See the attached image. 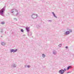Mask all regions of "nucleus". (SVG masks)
<instances>
[{
    "label": "nucleus",
    "instance_id": "7",
    "mask_svg": "<svg viewBox=\"0 0 74 74\" xmlns=\"http://www.w3.org/2000/svg\"><path fill=\"white\" fill-rule=\"evenodd\" d=\"M26 29V30L27 31V32H30V27H26L25 28Z\"/></svg>",
    "mask_w": 74,
    "mask_h": 74
},
{
    "label": "nucleus",
    "instance_id": "17",
    "mask_svg": "<svg viewBox=\"0 0 74 74\" xmlns=\"http://www.w3.org/2000/svg\"><path fill=\"white\" fill-rule=\"evenodd\" d=\"M58 46L59 47H62V44H61L59 45Z\"/></svg>",
    "mask_w": 74,
    "mask_h": 74
},
{
    "label": "nucleus",
    "instance_id": "24",
    "mask_svg": "<svg viewBox=\"0 0 74 74\" xmlns=\"http://www.w3.org/2000/svg\"><path fill=\"white\" fill-rule=\"evenodd\" d=\"M3 37V36H2V35H1V37Z\"/></svg>",
    "mask_w": 74,
    "mask_h": 74
},
{
    "label": "nucleus",
    "instance_id": "9",
    "mask_svg": "<svg viewBox=\"0 0 74 74\" xmlns=\"http://www.w3.org/2000/svg\"><path fill=\"white\" fill-rule=\"evenodd\" d=\"M32 32H28V36H32Z\"/></svg>",
    "mask_w": 74,
    "mask_h": 74
},
{
    "label": "nucleus",
    "instance_id": "23",
    "mask_svg": "<svg viewBox=\"0 0 74 74\" xmlns=\"http://www.w3.org/2000/svg\"><path fill=\"white\" fill-rule=\"evenodd\" d=\"M66 48V49H67L68 48V47L67 46H66V47H65Z\"/></svg>",
    "mask_w": 74,
    "mask_h": 74
},
{
    "label": "nucleus",
    "instance_id": "3",
    "mask_svg": "<svg viewBox=\"0 0 74 74\" xmlns=\"http://www.w3.org/2000/svg\"><path fill=\"white\" fill-rule=\"evenodd\" d=\"M67 30L69 31H67L64 33V34L65 35H69V34H70V32L71 33L72 32V30L71 29H69V30L67 29Z\"/></svg>",
    "mask_w": 74,
    "mask_h": 74
},
{
    "label": "nucleus",
    "instance_id": "21",
    "mask_svg": "<svg viewBox=\"0 0 74 74\" xmlns=\"http://www.w3.org/2000/svg\"><path fill=\"white\" fill-rule=\"evenodd\" d=\"M48 22H52V21L49 20H48Z\"/></svg>",
    "mask_w": 74,
    "mask_h": 74
},
{
    "label": "nucleus",
    "instance_id": "12",
    "mask_svg": "<svg viewBox=\"0 0 74 74\" xmlns=\"http://www.w3.org/2000/svg\"><path fill=\"white\" fill-rule=\"evenodd\" d=\"M53 55H56V52L55 50H54L53 51Z\"/></svg>",
    "mask_w": 74,
    "mask_h": 74
},
{
    "label": "nucleus",
    "instance_id": "4",
    "mask_svg": "<svg viewBox=\"0 0 74 74\" xmlns=\"http://www.w3.org/2000/svg\"><path fill=\"white\" fill-rule=\"evenodd\" d=\"M65 71H66V68H64V70L61 69V70L59 71V73L60 74H63L64 73V72H65Z\"/></svg>",
    "mask_w": 74,
    "mask_h": 74
},
{
    "label": "nucleus",
    "instance_id": "25",
    "mask_svg": "<svg viewBox=\"0 0 74 74\" xmlns=\"http://www.w3.org/2000/svg\"><path fill=\"white\" fill-rule=\"evenodd\" d=\"M5 34H6V31H5Z\"/></svg>",
    "mask_w": 74,
    "mask_h": 74
},
{
    "label": "nucleus",
    "instance_id": "26",
    "mask_svg": "<svg viewBox=\"0 0 74 74\" xmlns=\"http://www.w3.org/2000/svg\"><path fill=\"white\" fill-rule=\"evenodd\" d=\"M25 36V35H24V36Z\"/></svg>",
    "mask_w": 74,
    "mask_h": 74
},
{
    "label": "nucleus",
    "instance_id": "14",
    "mask_svg": "<svg viewBox=\"0 0 74 74\" xmlns=\"http://www.w3.org/2000/svg\"><path fill=\"white\" fill-rule=\"evenodd\" d=\"M42 57L43 58H45V54H42Z\"/></svg>",
    "mask_w": 74,
    "mask_h": 74
},
{
    "label": "nucleus",
    "instance_id": "10",
    "mask_svg": "<svg viewBox=\"0 0 74 74\" xmlns=\"http://www.w3.org/2000/svg\"><path fill=\"white\" fill-rule=\"evenodd\" d=\"M16 65L14 64H12V67H13L14 68H15V67H16Z\"/></svg>",
    "mask_w": 74,
    "mask_h": 74
},
{
    "label": "nucleus",
    "instance_id": "20",
    "mask_svg": "<svg viewBox=\"0 0 74 74\" xmlns=\"http://www.w3.org/2000/svg\"><path fill=\"white\" fill-rule=\"evenodd\" d=\"M14 20H15V21H17V18H14Z\"/></svg>",
    "mask_w": 74,
    "mask_h": 74
},
{
    "label": "nucleus",
    "instance_id": "2",
    "mask_svg": "<svg viewBox=\"0 0 74 74\" xmlns=\"http://www.w3.org/2000/svg\"><path fill=\"white\" fill-rule=\"evenodd\" d=\"M5 11V6L3 7V8L0 10V15L4 16V15L3 14Z\"/></svg>",
    "mask_w": 74,
    "mask_h": 74
},
{
    "label": "nucleus",
    "instance_id": "1",
    "mask_svg": "<svg viewBox=\"0 0 74 74\" xmlns=\"http://www.w3.org/2000/svg\"><path fill=\"white\" fill-rule=\"evenodd\" d=\"M11 13L12 14H13V15L16 16H17L18 14V10L14 9H13L11 10Z\"/></svg>",
    "mask_w": 74,
    "mask_h": 74
},
{
    "label": "nucleus",
    "instance_id": "18",
    "mask_svg": "<svg viewBox=\"0 0 74 74\" xmlns=\"http://www.w3.org/2000/svg\"><path fill=\"white\" fill-rule=\"evenodd\" d=\"M27 67L28 68H30V65H27Z\"/></svg>",
    "mask_w": 74,
    "mask_h": 74
},
{
    "label": "nucleus",
    "instance_id": "5",
    "mask_svg": "<svg viewBox=\"0 0 74 74\" xmlns=\"http://www.w3.org/2000/svg\"><path fill=\"white\" fill-rule=\"evenodd\" d=\"M38 15L37 14L33 13L32 15V17L33 19H35V18H36L37 17Z\"/></svg>",
    "mask_w": 74,
    "mask_h": 74
},
{
    "label": "nucleus",
    "instance_id": "19",
    "mask_svg": "<svg viewBox=\"0 0 74 74\" xmlns=\"http://www.w3.org/2000/svg\"><path fill=\"white\" fill-rule=\"evenodd\" d=\"M23 31L24 30H23V29H21V32H23Z\"/></svg>",
    "mask_w": 74,
    "mask_h": 74
},
{
    "label": "nucleus",
    "instance_id": "22",
    "mask_svg": "<svg viewBox=\"0 0 74 74\" xmlns=\"http://www.w3.org/2000/svg\"><path fill=\"white\" fill-rule=\"evenodd\" d=\"M71 72L70 71V72H68L66 73L67 74H69V73H71Z\"/></svg>",
    "mask_w": 74,
    "mask_h": 74
},
{
    "label": "nucleus",
    "instance_id": "6",
    "mask_svg": "<svg viewBox=\"0 0 74 74\" xmlns=\"http://www.w3.org/2000/svg\"><path fill=\"white\" fill-rule=\"evenodd\" d=\"M18 51V49H16L15 50L14 49H12L10 50V52L11 53H12V52H13V53H15V52H17V51Z\"/></svg>",
    "mask_w": 74,
    "mask_h": 74
},
{
    "label": "nucleus",
    "instance_id": "27",
    "mask_svg": "<svg viewBox=\"0 0 74 74\" xmlns=\"http://www.w3.org/2000/svg\"><path fill=\"white\" fill-rule=\"evenodd\" d=\"M25 67H26V66H25Z\"/></svg>",
    "mask_w": 74,
    "mask_h": 74
},
{
    "label": "nucleus",
    "instance_id": "15",
    "mask_svg": "<svg viewBox=\"0 0 74 74\" xmlns=\"http://www.w3.org/2000/svg\"><path fill=\"white\" fill-rule=\"evenodd\" d=\"M1 24H2L3 25H4L5 24V22L4 21H2L1 23Z\"/></svg>",
    "mask_w": 74,
    "mask_h": 74
},
{
    "label": "nucleus",
    "instance_id": "11",
    "mask_svg": "<svg viewBox=\"0 0 74 74\" xmlns=\"http://www.w3.org/2000/svg\"><path fill=\"white\" fill-rule=\"evenodd\" d=\"M52 13L53 14V16H54V17H55V18H57V16H56L55 14L54 13V12H52Z\"/></svg>",
    "mask_w": 74,
    "mask_h": 74
},
{
    "label": "nucleus",
    "instance_id": "16",
    "mask_svg": "<svg viewBox=\"0 0 74 74\" xmlns=\"http://www.w3.org/2000/svg\"><path fill=\"white\" fill-rule=\"evenodd\" d=\"M3 29H1V33H3Z\"/></svg>",
    "mask_w": 74,
    "mask_h": 74
},
{
    "label": "nucleus",
    "instance_id": "13",
    "mask_svg": "<svg viewBox=\"0 0 74 74\" xmlns=\"http://www.w3.org/2000/svg\"><path fill=\"white\" fill-rule=\"evenodd\" d=\"M1 44L2 45L4 46L5 45V43L4 42H2L1 43Z\"/></svg>",
    "mask_w": 74,
    "mask_h": 74
},
{
    "label": "nucleus",
    "instance_id": "8",
    "mask_svg": "<svg viewBox=\"0 0 74 74\" xmlns=\"http://www.w3.org/2000/svg\"><path fill=\"white\" fill-rule=\"evenodd\" d=\"M71 68H73L72 66H69L67 67L66 70H69V69H71Z\"/></svg>",
    "mask_w": 74,
    "mask_h": 74
}]
</instances>
